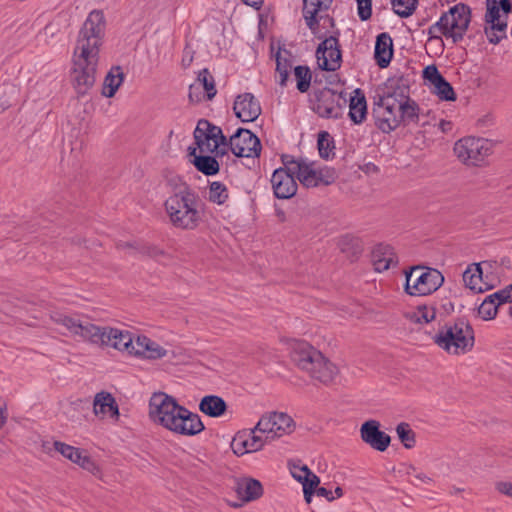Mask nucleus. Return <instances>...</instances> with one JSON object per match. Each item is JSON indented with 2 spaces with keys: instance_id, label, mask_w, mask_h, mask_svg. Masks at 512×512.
<instances>
[{
  "instance_id": "1",
  "label": "nucleus",
  "mask_w": 512,
  "mask_h": 512,
  "mask_svg": "<svg viewBox=\"0 0 512 512\" xmlns=\"http://www.w3.org/2000/svg\"><path fill=\"white\" fill-rule=\"evenodd\" d=\"M105 32L102 11L93 10L81 28L74 50L72 79L77 93L84 95L94 85L99 49Z\"/></svg>"
},
{
  "instance_id": "2",
  "label": "nucleus",
  "mask_w": 512,
  "mask_h": 512,
  "mask_svg": "<svg viewBox=\"0 0 512 512\" xmlns=\"http://www.w3.org/2000/svg\"><path fill=\"white\" fill-rule=\"evenodd\" d=\"M54 323L62 326L73 336L99 346H108L132 355L136 340L127 330L109 326H98L88 320H81L78 316H71L60 312L51 315Z\"/></svg>"
},
{
  "instance_id": "3",
  "label": "nucleus",
  "mask_w": 512,
  "mask_h": 512,
  "mask_svg": "<svg viewBox=\"0 0 512 512\" xmlns=\"http://www.w3.org/2000/svg\"><path fill=\"white\" fill-rule=\"evenodd\" d=\"M151 420L165 429L184 436H194L204 430L200 416L181 406L166 393H154L149 401Z\"/></svg>"
},
{
  "instance_id": "4",
  "label": "nucleus",
  "mask_w": 512,
  "mask_h": 512,
  "mask_svg": "<svg viewBox=\"0 0 512 512\" xmlns=\"http://www.w3.org/2000/svg\"><path fill=\"white\" fill-rule=\"evenodd\" d=\"M204 203L189 185L177 187L165 200L164 210L169 223L176 229L192 231L203 220Z\"/></svg>"
},
{
  "instance_id": "5",
  "label": "nucleus",
  "mask_w": 512,
  "mask_h": 512,
  "mask_svg": "<svg viewBox=\"0 0 512 512\" xmlns=\"http://www.w3.org/2000/svg\"><path fill=\"white\" fill-rule=\"evenodd\" d=\"M433 341L448 354H465L474 346V330L467 320L457 319L440 327L433 336Z\"/></svg>"
},
{
  "instance_id": "6",
  "label": "nucleus",
  "mask_w": 512,
  "mask_h": 512,
  "mask_svg": "<svg viewBox=\"0 0 512 512\" xmlns=\"http://www.w3.org/2000/svg\"><path fill=\"white\" fill-rule=\"evenodd\" d=\"M282 163L295 174L300 184L306 188L328 186L335 182L337 175L334 169L320 167L317 163L305 158L282 156Z\"/></svg>"
},
{
  "instance_id": "7",
  "label": "nucleus",
  "mask_w": 512,
  "mask_h": 512,
  "mask_svg": "<svg viewBox=\"0 0 512 512\" xmlns=\"http://www.w3.org/2000/svg\"><path fill=\"white\" fill-rule=\"evenodd\" d=\"M405 278V292L411 296L430 295L444 283V276L437 269L418 266L405 271Z\"/></svg>"
},
{
  "instance_id": "8",
  "label": "nucleus",
  "mask_w": 512,
  "mask_h": 512,
  "mask_svg": "<svg viewBox=\"0 0 512 512\" xmlns=\"http://www.w3.org/2000/svg\"><path fill=\"white\" fill-rule=\"evenodd\" d=\"M194 139L202 154L212 153L215 156H223L228 150L227 139L221 128L205 119L198 121L194 130Z\"/></svg>"
},
{
  "instance_id": "9",
  "label": "nucleus",
  "mask_w": 512,
  "mask_h": 512,
  "mask_svg": "<svg viewBox=\"0 0 512 512\" xmlns=\"http://www.w3.org/2000/svg\"><path fill=\"white\" fill-rule=\"evenodd\" d=\"M492 151V142L484 138L464 137L454 145L455 155L466 165H479Z\"/></svg>"
},
{
  "instance_id": "10",
  "label": "nucleus",
  "mask_w": 512,
  "mask_h": 512,
  "mask_svg": "<svg viewBox=\"0 0 512 512\" xmlns=\"http://www.w3.org/2000/svg\"><path fill=\"white\" fill-rule=\"evenodd\" d=\"M471 11L469 6L457 4L440 17V23L444 24L446 33L453 42H459L468 29Z\"/></svg>"
},
{
  "instance_id": "11",
  "label": "nucleus",
  "mask_w": 512,
  "mask_h": 512,
  "mask_svg": "<svg viewBox=\"0 0 512 512\" xmlns=\"http://www.w3.org/2000/svg\"><path fill=\"white\" fill-rule=\"evenodd\" d=\"M346 98L342 93H336L332 89L324 88L316 94L313 110L320 117L338 119L342 117L346 107Z\"/></svg>"
},
{
  "instance_id": "12",
  "label": "nucleus",
  "mask_w": 512,
  "mask_h": 512,
  "mask_svg": "<svg viewBox=\"0 0 512 512\" xmlns=\"http://www.w3.org/2000/svg\"><path fill=\"white\" fill-rule=\"evenodd\" d=\"M294 421L286 413L273 412L264 415L257 423V430L265 436L268 442L293 431Z\"/></svg>"
},
{
  "instance_id": "13",
  "label": "nucleus",
  "mask_w": 512,
  "mask_h": 512,
  "mask_svg": "<svg viewBox=\"0 0 512 512\" xmlns=\"http://www.w3.org/2000/svg\"><path fill=\"white\" fill-rule=\"evenodd\" d=\"M227 143L228 149L237 157H257L261 151L259 138L244 128H238Z\"/></svg>"
},
{
  "instance_id": "14",
  "label": "nucleus",
  "mask_w": 512,
  "mask_h": 512,
  "mask_svg": "<svg viewBox=\"0 0 512 512\" xmlns=\"http://www.w3.org/2000/svg\"><path fill=\"white\" fill-rule=\"evenodd\" d=\"M374 115L378 128L389 133L400 125L398 100L393 95H387L380 99L374 109Z\"/></svg>"
},
{
  "instance_id": "15",
  "label": "nucleus",
  "mask_w": 512,
  "mask_h": 512,
  "mask_svg": "<svg viewBox=\"0 0 512 512\" xmlns=\"http://www.w3.org/2000/svg\"><path fill=\"white\" fill-rule=\"evenodd\" d=\"M319 67L325 71H335L341 64V51L338 38L330 36L322 41L316 51Z\"/></svg>"
},
{
  "instance_id": "16",
  "label": "nucleus",
  "mask_w": 512,
  "mask_h": 512,
  "mask_svg": "<svg viewBox=\"0 0 512 512\" xmlns=\"http://www.w3.org/2000/svg\"><path fill=\"white\" fill-rule=\"evenodd\" d=\"M295 174L284 165L274 170L270 182L274 196L278 199H290L297 192Z\"/></svg>"
},
{
  "instance_id": "17",
  "label": "nucleus",
  "mask_w": 512,
  "mask_h": 512,
  "mask_svg": "<svg viewBox=\"0 0 512 512\" xmlns=\"http://www.w3.org/2000/svg\"><path fill=\"white\" fill-rule=\"evenodd\" d=\"M267 442L265 436L257 430L256 426L249 432L237 434L232 440L231 447L235 454L244 455L260 450Z\"/></svg>"
},
{
  "instance_id": "18",
  "label": "nucleus",
  "mask_w": 512,
  "mask_h": 512,
  "mask_svg": "<svg viewBox=\"0 0 512 512\" xmlns=\"http://www.w3.org/2000/svg\"><path fill=\"white\" fill-rule=\"evenodd\" d=\"M379 422L369 420L360 428L361 439L373 449L384 452L390 445V436L379 429Z\"/></svg>"
},
{
  "instance_id": "19",
  "label": "nucleus",
  "mask_w": 512,
  "mask_h": 512,
  "mask_svg": "<svg viewBox=\"0 0 512 512\" xmlns=\"http://www.w3.org/2000/svg\"><path fill=\"white\" fill-rule=\"evenodd\" d=\"M291 360L302 370L311 368L316 360V354L321 352L314 349L308 342L298 339H291L288 342Z\"/></svg>"
},
{
  "instance_id": "20",
  "label": "nucleus",
  "mask_w": 512,
  "mask_h": 512,
  "mask_svg": "<svg viewBox=\"0 0 512 512\" xmlns=\"http://www.w3.org/2000/svg\"><path fill=\"white\" fill-rule=\"evenodd\" d=\"M233 110L242 122H252L261 114V105L252 93H243L236 97Z\"/></svg>"
},
{
  "instance_id": "21",
  "label": "nucleus",
  "mask_w": 512,
  "mask_h": 512,
  "mask_svg": "<svg viewBox=\"0 0 512 512\" xmlns=\"http://www.w3.org/2000/svg\"><path fill=\"white\" fill-rule=\"evenodd\" d=\"M333 0H303V17L309 29L315 32L319 26V18L327 12Z\"/></svg>"
},
{
  "instance_id": "22",
  "label": "nucleus",
  "mask_w": 512,
  "mask_h": 512,
  "mask_svg": "<svg viewBox=\"0 0 512 512\" xmlns=\"http://www.w3.org/2000/svg\"><path fill=\"white\" fill-rule=\"evenodd\" d=\"M53 445L55 450L59 452L63 457L69 459L75 464H78L83 469H86L90 472H94L97 469L95 462L87 454L83 453L79 448L60 441H55Z\"/></svg>"
},
{
  "instance_id": "23",
  "label": "nucleus",
  "mask_w": 512,
  "mask_h": 512,
  "mask_svg": "<svg viewBox=\"0 0 512 512\" xmlns=\"http://www.w3.org/2000/svg\"><path fill=\"white\" fill-rule=\"evenodd\" d=\"M306 371L311 377L324 384L332 382L338 372L337 367L325 358L322 353L316 354V360L311 365V368H307Z\"/></svg>"
},
{
  "instance_id": "24",
  "label": "nucleus",
  "mask_w": 512,
  "mask_h": 512,
  "mask_svg": "<svg viewBox=\"0 0 512 512\" xmlns=\"http://www.w3.org/2000/svg\"><path fill=\"white\" fill-rule=\"evenodd\" d=\"M132 355L149 360H157L166 357L167 350L156 341L146 337L138 336L136 346Z\"/></svg>"
},
{
  "instance_id": "25",
  "label": "nucleus",
  "mask_w": 512,
  "mask_h": 512,
  "mask_svg": "<svg viewBox=\"0 0 512 512\" xmlns=\"http://www.w3.org/2000/svg\"><path fill=\"white\" fill-rule=\"evenodd\" d=\"M372 262L378 272L388 270L398 264V258L394 249L388 244H378L372 251Z\"/></svg>"
},
{
  "instance_id": "26",
  "label": "nucleus",
  "mask_w": 512,
  "mask_h": 512,
  "mask_svg": "<svg viewBox=\"0 0 512 512\" xmlns=\"http://www.w3.org/2000/svg\"><path fill=\"white\" fill-rule=\"evenodd\" d=\"M393 57V41L387 32L376 37L374 58L380 68H386Z\"/></svg>"
},
{
  "instance_id": "27",
  "label": "nucleus",
  "mask_w": 512,
  "mask_h": 512,
  "mask_svg": "<svg viewBox=\"0 0 512 512\" xmlns=\"http://www.w3.org/2000/svg\"><path fill=\"white\" fill-rule=\"evenodd\" d=\"M351 121L355 124H361L367 115V102L364 93L357 88L349 99V113Z\"/></svg>"
},
{
  "instance_id": "28",
  "label": "nucleus",
  "mask_w": 512,
  "mask_h": 512,
  "mask_svg": "<svg viewBox=\"0 0 512 512\" xmlns=\"http://www.w3.org/2000/svg\"><path fill=\"white\" fill-rule=\"evenodd\" d=\"M93 411L95 415L102 417L109 416L111 418L119 415L118 406L115 399L109 393H98L93 403Z\"/></svg>"
},
{
  "instance_id": "29",
  "label": "nucleus",
  "mask_w": 512,
  "mask_h": 512,
  "mask_svg": "<svg viewBox=\"0 0 512 512\" xmlns=\"http://www.w3.org/2000/svg\"><path fill=\"white\" fill-rule=\"evenodd\" d=\"M236 492L241 500L250 502L258 499L263 494V488L258 480L244 478L237 483Z\"/></svg>"
},
{
  "instance_id": "30",
  "label": "nucleus",
  "mask_w": 512,
  "mask_h": 512,
  "mask_svg": "<svg viewBox=\"0 0 512 512\" xmlns=\"http://www.w3.org/2000/svg\"><path fill=\"white\" fill-rule=\"evenodd\" d=\"M227 409L226 402L219 396H204L199 403V410L213 418L222 416Z\"/></svg>"
},
{
  "instance_id": "31",
  "label": "nucleus",
  "mask_w": 512,
  "mask_h": 512,
  "mask_svg": "<svg viewBox=\"0 0 512 512\" xmlns=\"http://www.w3.org/2000/svg\"><path fill=\"white\" fill-rule=\"evenodd\" d=\"M463 282L470 290L482 293L487 288L483 286L482 282V268L478 263L469 265L463 272Z\"/></svg>"
},
{
  "instance_id": "32",
  "label": "nucleus",
  "mask_w": 512,
  "mask_h": 512,
  "mask_svg": "<svg viewBox=\"0 0 512 512\" xmlns=\"http://www.w3.org/2000/svg\"><path fill=\"white\" fill-rule=\"evenodd\" d=\"M293 63L287 51H279L276 55V77L281 86H286Z\"/></svg>"
},
{
  "instance_id": "33",
  "label": "nucleus",
  "mask_w": 512,
  "mask_h": 512,
  "mask_svg": "<svg viewBox=\"0 0 512 512\" xmlns=\"http://www.w3.org/2000/svg\"><path fill=\"white\" fill-rule=\"evenodd\" d=\"M124 80V74L119 66L114 67L105 77L102 94L111 98L115 95Z\"/></svg>"
},
{
  "instance_id": "34",
  "label": "nucleus",
  "mask_w": 512,
  "mask_h": 512,
  "mask_svg": "<svg viewBox=\"0 0 512 512\" xmlns=\"http://www.w3.org/2000/svg\"><path fill=\"white\" fill-rule=\"evenodd\" d=\"M494 296L495 293L488 295L478 308V313L484 320L494 319L498 310L505 304L500 297Z\"/></svg>"
},
{
  "instance_id": "35",
  "label": "nucleus",
  "mask_w": 512,
  "mask_h": 512,
  "mask_svg": "<svg viewBox=\"0 0 512 512\" xmlns=\"http://www.w3.org/2000/svg\"><path fill=\"white\" fill-rule=\"evenodd\" d=\"M229 198V191L227 186L220 181H213L209 183L207 199L209 202L217 205H224Z\"/></svg>"
},
{
  "instance_id": "36",
  "label": "nucleus",
  "mask_w": 512,
  "mask_h": 512,
  "mask_svg": "<svg viewBox=\"0 0 512 512\" xmlns=\"http://www.w3.org/2000/svg\"><path fill=\"white\" fill-rule=\"evenodd\" d=\"M193 164L198 171L207 176L217 174L220 169L216 158L209 155H194Z\"/></svg>"
},
{
  "instance_id": "37",
  "label": "nucleus",
  "mask_w": 512,
  "mask_h": 512,
  "mask_svg": "<svg viewBox=\"0 0 512 512\" xmlns=\"http://www.w3.org/2000/svg\"><path fill=\"white\" fill-rule=\"evenodd\" d=\"M507 20L495 21L494 23L485 22L484 33L491 44H498L506 37Z\"/></svg>"
},
{
  "instance_id": "38",
  "label": "nucleus",
  "mask_w": 512,
  "mask_h": 512,
  "mask_svg": "<svg viewBox=\"0 0 512 512\" xmlns=\"http://www.w3.org/2000/svg\"><path fill=\"white\" fill-rule=\"evenodd\" d=\"M398 110L400 122L404 121L411 123L418 120L419 107L415 101L410 100L407 97H403L402 100L398 101Z\"/></svg>"
},
{
  "instance_id": "39",
  "label": "nucleus",
  "mask_w": 512,
  "mask_h": 512,
  "mask_svg": "<svg viewBox=\"0 0 512 512\" xmlns=\"http://www.w3.org/2000/svg\"><path fill=\"white\" fill-rule=\"evenodd\" d=\"M196 81L200 82V87L203 88L204 92L206 93L207 100H212L215 97L217 90L214 77L211 75L208 69L201 70L198 73Z\"/></svg>"
},
{
  "instance_id": "40",
  "label": "nucleus",
  "mask_w": 512,
  "mask_h": 512,
  "mask_svg": "<svg viewBox=\"0 0 512 512\" xmlns=\"http://www.w3.org/2000/svg\"><path fill=\"white\" fill-rule=\"evenodd\" d=\"M294 76H295V80H296L297 89L301 93L307 92L310 88L311 79H312V75H311V71H310L309 67L302 66V65L296 66L294 68Z\"/></svg>"
},
{
  "instance_id": "41",
  "label": "nucleus",
  "mask_w": 512,
  "mask_h": 512,
  "mask_svg": "<svg viewBox=\"0 0 512 512\" xmlns=\"http://www.w3.org/2000/svg\"><path fill=\"white\" fill-rule=\"evenodd\" d=\"M396 432L399 440L405 448L410 449L415 446V433L408 423L402 422L397 425Z\"/></svg>"
},
{
  "instance_id": "42",
  "label": "nucleus",
  "mask_w": 512,
  "mask_h": 512,
  "mask_svg": "<svg viewBox=\"0 0 512 512\" xmlns=\"http://www.w3.org/2000/svg\"><path fill=\"white\" fill-rule=\"evenodd\" d=\"M433 92L444 101H454L456 99L453 87L444 77L433 85Z\"/></svg>"
},
{
  "instance_id": "43",
  "label": "nucleus",
  "mask_w": 512,
  "mask_h": 512,
  "mask_svg": "<svg viewBox=\"0 0 512 512\" xmlns=\"http://www.w3.org/2000/svg\"><path fill=\"white\" fill-rule=\"evenodd\" d=\"M418 0H391L394 12L400 17H408L416 9Z\"/></svg>"
},
{
  "instance_id": "44",
  "label": "nucleus",
  "mask_w": 512,
  "mask_h": 512,
  "mask_svg": "<svg viewBox=\"0 0 512 512\" xmlns=\"http://www.w3.org/2000/svg\"><path fill=\"white\" fill-rule=\"evenodd\" d=\"M436 317V309L432 305L418 306L413 312V319L418 323H430Z\"/></svg>"
},
{
  "instance_id": "45",
  "label": "nucleus",
  "mask_w": 512,
  "mask_h": 512,
  "mask_svg": "<svg viewBox=\"0 0 512 512\" xmlns=\"http://www.w3.org/2000/svg\"><path fill=\"white\" fill-rule=\"evenodd\" d=\"M500 7L497 0H487V11L485 13V22L494 23L495 21L507 20V16L500 13Z\"/></svg>"
},
{
  "instance_id": "46",
  "label": "nucleus",
  "mask_w": 512,
  "mask_h": 512,
  "mask_svg": "<svg viewBox=\"0 0 512 512\" xmlns=\"http://www.w3.org/2000/svg\"><path fill=\"white\" fill-rule=\"evenodd\" d=\"M318 150L322 158L328 159L332 153L331 140L327 132H321L318 135Z\"/></svg>"
},
{
  "instance_id": "47",
  "label": "nucleus",
  "mask_w": 512,
  "mask_h": 512,
  "mask_svg": "<svg viewBox=\"0 0 512 512\" xmlns=\"http://www.w3.org/2000/svg\"><path fill=\"white\" fill-rule=\"evenodd\" d=\"M189 100L192 103H199L203 100H207L206 93L203 88L200 87V82L196 80L189 86Z\"/></svg>"
},
{
  "instance_id": "48",
  "label": "nucleus",
  "mask_w": 512,
  "mask_h": 512,
  "mask_svg": "<svg viewBox=\"0 0 512 512\" xmlns=\"http://www.w3.org/2000/svg\"><path fill=\"white\" fill-rule=\"evenodd\" d=\"M358 6V16L362 21L370 19L372 15L371 0H356Z\"/></svg>"
},
{
  "instance_id": "49",
  "label": "nucleus",
  "mask_w": 512,
  "mask_h": 512,
  "mask_svg": "<svg viewBox=\"0 0 512 512\" xmlns=\"http://www.w3.org/2000/svg\"><path fill=\"white\" fill-rule=\"evenodd\" d=\"M423 77L427 80L432 86L436 84L439 80L443 78V76L438 71L435 65H429L423 70Z\"/></svg>"
},
{
  "instance_id": "50",
  "label": "nucleus",
  "mask_w": 512,
  "mask_h": 512,
  "mask_svg": "<svg viewBox=\"0 0 512 512\" xmlns=\"http://www.w3.org/2000/svg\"><path fill=\"white\" fill-rule=\"evenodd\" d=\"M310 469L306 465H298V464H292L290 466V472L293 478H295L300 483L303 482V480H307V476H309Z\"/></svg>"
},
{
  "instance_id": "51",
  "label": "nucleus",
  "mask_w": 512,
  "mask_h": 512,
  "mask_svg": "<svg viewBox=\"0 0 512 512\" xmlns=\"http://www.w3.org/2000/svg\"><path fill=\"white\" fill-rule=\"evenodd\" d=\"M428 35L429 39H440L441 35H444L446 38H450L446 33L444 24L440 23V19L428 28Z\"/></svg>"
},
{
  "instance_id": "52",
  "label": "nucleus",
  "mask_w": 512,
  "mask_h": 512,
  "mask_svg": "<svg viewBox=\"0 0 512 512\" xmlns=\"http://www.w3.org/2000/svg\"><path fill=\"white\" fill-rule=\"evenodd\" d=\"M320 483V479L317 475L309 471V476H307V480H303L302 485L303 488L315 491Z\"/></svg>"
},
{
  "instance_id": "53",
  "label": "nucleus",
  "mask_w": 512,
  "mask_h": 512,
  "mask_svg": "<svg viewBox=\"0 0 512 512\" xmlns=\"http://www.w3.org/2000/svg\"><path fill=\"white\" fill-rule=\"evenodd\" d=\"M494 297H500L501 300H504L505 304L512 303V283L504 289L495 292Z\"/></svg>"
},
{
  "instance_id": "54",
  "label": "nucleus",
  "mask_w": 512,
  "mask_h": 512,
  "mask_svg": "<svg viewBox=\"0 0 512 512\" xmlns=\"http://www.w3.org/2000/svg\"><path fill=\"white\" fill-rule=\"evenodd\" d=\"M495 488L499 493L512 498V483L511 482H504V481L497 482Z\"/></svg>"
},
{
  "instance_id": "55",
  "label": "nucleus",
  "mask_w": 512,
  "mask_h": 512,
  "mask_svg": "<svg viewBox=\"0 0 512 512\" xmlns=\"http://www.w3.org/2000/svg\"><path fill=\"white\" fill-rule=\"evenodd\" d=\"M315 491L318 496L325 497L329 501H332L335 499L333 492L325 487H319Z\"/></svg>"
},
{
  "instance_id": "56",
  "label": "nucleus",
  "mask_w": 512,
  "mask_h": 512,
  "mask_svg": "<svg viewBox=\"0 0 512 512\" xmlns=\"http://www.w3.org/2000/svg\"><path fill=\"white\" fill-rule=\"evenodd\" d=\"M438 128L441 130L442 133H449L452 131L453 124L451 121L442 119L438 123Z\"/></svg>"
},
{
  "instance_id": "57",
  "label": "nucleus",
  "mask_w": 512,
  "mask_h": 512,
  "mask_svg": "<svg viewBox=\"0 0 512 512\" xmlns=\"http://www.w3.org/2000/svg\"><path fill=\"white\" fill-rule=\"evenodd\" d=\"M500 10L503 11V14L507 16L509 12L512 10V3L510 0H500L498 2Z\"/></svg>"
},
{
  "instance_id": "58",
  "label": "nucleus",
  "mask_w": 512,
  "mask_h": 512,
  "mask_svg": "<svg viewBox=\"0 0 512 512\" xmlns=\"http://www.w3.org/2000/svg\"><path fill=\"white\" fill-rule=\"evenodd\" d=\"M415 479L427 485H430L433 482L432 478H430L427 474L421 471L415 474Z\"/></svg>"
},
{
  "instance_id": "59",
  "label": "nucleus",
  "mask_w": 512,
  "mask_h": 512,
  "mask_svg": "<svg viewBox=\"0 0 512 512\" xmlns=\"http://www.w3.org/2000/svg\"><path fill=\"white\" fill-rule=\"evenodd\" d=\"M7 419L5 405L0 403V429L3 427Z\"/></svg>"
},
{
  "instance_id": "60",
  "label": "nucleus",
  "mask_w": 512,
  "mask_h": 512,
  "mask_svg": "<svg viewBox=\"0 0 512 512\" xmlns=\"http://www.w3.org/2000/svg\"><path fill=\"white\" fill-rule=\"evenodd\" d=\"M314 492L315 491H313V490H309V489L303 488L304 498H305L306 502H308V503L311 502V499H312V496H313Z\"/></svg>"
},
{
  "instance_id": "61",
  "label": "nucleus",
  "mask_w": 512,
  "mask_h": 512,
  "mask_svg": "<svg viewBox=\"0 0 512 512\" xmlns=\"http://www.w3.org/2000/svg\"><path fill=\"white\" fill-rule=\"evenodd\" d=\"M419 471L416 469V467L410 465L407 470H406V474L408 476H412L415 478V474L418 473Z\"/></svg>"
},
{
  "instance_id": "62",
  "label": "nucleus",
  "mask_w": 512,
  "mask_h": 512,
  "mask_svg": "<svg viewBox=\"0 0 512 512\" xmlns=\"http://www.w3.org/2000/svg\"><path fill=\"white\" fill-rule=\"evenodd\" d=\"M335 494H336L335 498H340V497L343 495V490H342V488H341V487H337V488L335 489Z\"/></svg>"
},
{
  "instance_id": "63",
  "label": "nucleus",
  "mask_w": 512,
  "mask_h": 512,
  "mask_svg": "<svg viewBox=\"0 0 512 512\" xmlns=\"http://www.w3.org/2000/svg\"><path fill=\"white\" fill-rule=\"evenodd\" d=\"M462 491H463V489H461V488H458V487H452V488H451V490H450V493H451V494H458V493H460V492H462Z\"/></svg>"
},
{
  "instance_id": "64",
  "label": "nucleus",
  "mask_w": 512,
  "mask_h": 512,
  "mask_svg": "<svg viewBox=\"0 0 512 512\" xmlns=\"http://www.w3.org/2000/svg\"><path fill=\"white\" fill-rule=\"evenodd\" d=\"M501 265H502V266H505V267H507V268H509V267H510V261H509V260L502 259V260H501Z\"/></svg>"
}]
</instances>
